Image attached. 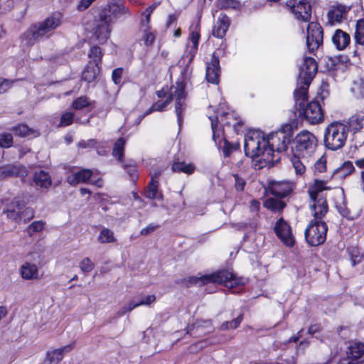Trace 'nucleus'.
<instances>
[{"mask_svg": "<svg viewBox=\"0 0 364 364\" xmlns=\"http://www.w3.org/2000/svg\"><path fill=\"white\" fill-rule=\"evenodd\" d=\"M102 55V50L99 46H92L88 53V57L90 59V64L92 62L93 65L100 66Z\"/></svg>", "mask_w": 364, "mask_h": 364, "instance_id": "34", "label": "nucleus"}, {"mask_svg": "<svg viewBox=\"0 0 364 364\" xmlns=\"http://www.w3.org/2000/svg\"><path fill=\"white\" fill-rule=\"evenodd\" d=\"M124 145H125V140L123 138H119L114 143V145L113 147L112 156L114 157H115L120 162H122Z\"/></svg>", "mask_w": 364, "mask_h": 364, "instance_id": "33", "label": "nucleus"}, {"mask_svg": "<svg viewBox=\"0 0 364 364\" xmlns=\"http://www.w3.org/2000/svg\"><path fill=\"white\" fill-rule=\"evenodd\" d=\"M308 193L310 198L309 208L312 215L315 218L311 220L305 230V239L310 246L318 245V220L316 199L318 194V179L315 178L314 183L309 186Z\"/></svg>", "mask_w": 364, "mask_h": 364, "instance_id": "3", "label": "nucleus"}, {"mask_svg": "<svg viewBox=\"0 0 364 364\" xmlns=\"http://www.w3.org/2000/svg\"><path fill=\"white\" fill-rule=\"evenodd\" d=\"M95 0H80L77 4V9L80 11L87 9Z\"/></svg>", "mask_w": 364, "mask_h": 364, "instance_id": "62", "label": "nucleus"}, {"mask_svg": "<svg viewBox=\"0 0 364 364\" xmlns=\"http://www.w3.org/2000/svg\"><path fill=\"white\" fill-rule=\"evenodd\" d=\"M74 115L71 112L64 113L60 118L59 124L60 127H67L70 125L73 122Z\"/></svg>", "mask_w": 364, "mask_h": 364, "instance_id": "51", "label": "nucleus"}, {"mask_svg": "<svg viewBox=\"0 0 364 364\" xmlns=\"http://www.w3.org/2000/svg\"><path fill=\"white\" fill-rule=\"evenodd\" d=\"M172 170L174 172H183L191 174L195 171V166L191 164L176 161L172 165Z\"/></svg>", "mask_w": 364, "mask_h": 364, "instance_id": "32", "label": "nucleus"}, {"mask_svg": "<svg viewBox=\"0 0 364 364\" xmlns=\"http://www.w3.org/2000/svg\"><path fill=\"white\" fill-rule=\"evenodd\" d=\"M33 181L36 186L48 188L51 186L52 181L48 172L40 171L33 176Z\"/></svg>", "mask_w": 364, "mask_h": 364, "instance_id": "29", "label": "nucleus"}, {"mask_svg": "<svg viewBox=\"0 0 364 364\" xmlns=\"http://www.w3.org/2000/svg\"><path fill=\"white\" fill-rule=\"evenodd\" d=\"M235 179V186L237 191H243L246 184L245 181L238 174L233 175Z\"/></svg>", "mask_w": 364, "mask_h": 364, "instance_id": "56", "label": "nucleus"}, {"mask_svg": "<svg viewBox=\"0 0 364 364\" xmlns=\"http://www.w3.org/2000/svg\"><path fill=\"white\" fill-rule=\"evenodd\" d=\"M300 92L301 90H295L294 93L295 116L301 119L305 118L312 124L318 123V101L314 99L305 106L307 90L304 91V96L302 98L300 97Z\"/></svg>", "mask_w": 364, "mask_h": 364, "instance_id": "4", "label": "nucleus"}, {"mask_svg": "<svg viewBox=\"0 0 364 364\" xmlns=\"http://www.w3.org/2000/svg\"><path fill=\"white\" fill-rule=\"evenodd\" d=\"M210 282L223 284L226 287H233L240 284V279L228 270H221L209 274Z\"/></svg>", "mask_w": 364, "mask_h": 364, "instance_id": "13", "label": "nucleus"}, {"mask_svg": "<svg viewBox=\"0 0 364 364\" xmlns=\"http://www.w3.org/2000/svg\"><path fill=\"white\" fill-rule=\"evenodd\" d=\"M158 181H156L154 177H151V180L149 183L148 191H146V197L150 199L162 198L161 195H158Z\"/></svg>", "mask_w": 364, "mask_h": 364, "instance_id": "37", "label": "nucleus"}, {"mask_svg": "<svg viewBox=\"0 0 364 364\" xmlns=\"http://www.w3.org/2000/svg\"><path fill=\"white\" fill-rule=\"evenodd\" d=\"M44 226L45 223L42 220L34 221L26 228V232L28 235L32 236L34 233L43 230Z\"/></svg>", "mask_w": 364, "mask_h": 364, "instance_id": "39", "label": "nucleus"}, {"mask_svg": "<svg viewBox=\"0 0 364 364\" xmlns=\"http://www.w3.org/2000/svg\"><path fill=\"white\" fill-rule=\"evenodd\" d=\"M230 26V19L225 15H220L213 27V35L217 38H222L225 36Z\"/></svg>", "mask_w": 364, "mask_h": 364, "instance_id": "24", "label": "nucleus"}, {"mask_svg": "<svg viewBox=\"0 0 364 364\" xmlns=\"http://www.w3.org/2000/svg\"><path fill=\"white\" fill-rule=\"evenodd\" d=\"M14 132L16 135L20 136H26L32 134L34 132L33 129L28 128L26 124H20L17 127H14Z\"/></svg>", "mask_w": 364, "mask_h": 364, "instance_id": "44", "label": "nucleus"}, {"mask_svg": "<svg viewBox=\"0 0 364 364\" xmlns=\"http://www.w3.org/2000/svg\"><path fill=\"white\" fill-rule=\"evenodd\" d=\"M220 73L219 60L215 55H213L210 62L208 63L206 68V79L208 82L218 84Z\"/></svg>", "mask_w": 364, "mask_h": 364, "instance_id": "19", "label": "nucleus"}, {"mask_svg": "<svg viewBox=\"0 0 364 364\" xmlns=\"http://www.w3.org/2000/svg\"><path fill=\"white\" fill-rule=\"evenodd\" d=\"M108 15L111 16L112 19L113 18H119L122 16H130V11L124 4H109L108 11H105Z\"/></svg>", "mask_w": 364, "mask_h": 364, "instance_id": "28", "label": "nucleus"}, {"mask_svg": "<svg viewBox=\"0 0 364 364\" xmlns=\"http://www.w3.org/2000/svg\"><path fill=\"white\" fill-rule=\"evenodd\" d=\"M90 105V102L87 97L82 96L75 99L72 104V107L76 110H80Z\"/></svg>", "mask_w": 364, "mask_h": 364, "instance_id": "40", "label": "nucleus"}, {"mask_svg": "<svg viewBox=\"0 0 364 364\" xmlns=\"http://www.w3.org/2000/svg\"><path fill=\"white\" fill-rule=\"evenodd\" d=\"M355 171V167L353 163L350 161H345L341 166H340L337 171L343 176H347L351 174Z\"/></svg>", "mask_w": 364, "mask_h": 364, "instance_id": "41", "label": "nucleus"}, {"mask_svg": "<svg viewBox=\"0 0 364 364\" xmlns=\"http://www.w3.org/2000/svg\"><path fill=\"white\" fill-rule=\"evenodd\" d=\"M190 29L189 43L187 44L186 50L183 55L184 62L187 59L186 63V68L191 63L198 50V42L200 37L199 21L193 23ZM187 69L188 68L185 69L184 71L186 72Z\"/></svg>", "mask_w": 364, "mask_h": 364, "instance_id": "10", "label": "nucleus"}, {"mask_svg": "<svg viewBox=\"0 0 364 364\" xmlns=\"http://www.w3.org/2000/svg\"><path fill=\"white\" fill-rule=\"evenodd\" d=\"M122 75V68H117L113 70L112 77L115 84H119L120 82Z\"/></svg>", "mask_w": 364, "mask_h": 364, "instance_id": "61", "label": "nucleus"}, {"mask_svg": "<svg viewBox=\"0 0 364 364\" xmlns=\"http://www.w3.org/2000/svg\"><path fill=\"white\" fill-rule=\"evenodd\" d=\"M188 282L191 284L203 285L210 282L209 274L200 277L193 276L189 277Z\"/></svg>", "mask_w": 364, "mask_h": 364, "instance_id": "46", "label": "nucleus"}, {"mask_svg": "<svg viewBox=\"0 0 364 364\" xmlns=\"http://www.w3.org/2000/svg\"><path fill=\"white\" fill-rule=\"evenodd\" d=\"M306 45L309 53L316 54L318 49V23L312 21L307 27Z\"/></svg>", "mask_w": 364, "mask_h": 364, "instance_id": "15", "label": "nucleus"}, {"mask_svg": "<svg viewBox=\"0 0 364 364\" xmlns=\"http://www.w3.org/2000/svg\"><path fill=\"white\" fill-rule=\"evenodd\" d=\"M353 92L358 97H364V80L360 79L354 82L353 87L351 88Z\"/></svg>", "mask_w": 364, "mask_h": 364, "instance_id": "45", "label": "nucleus"}, {"mask_svg": "<svg viewBox=\"0 0 364 364\" xmlns=\"http://www.w3.org/2000/svg\"><path fill=\"white\" fill-rule=\"evenodd\" d=\"M0 175L2 176H20L24 178L27 176V171L23 166L9 164L0 167Z\"/></svg>", "mask_w": 364, "mask_h": 364, "instance_id": "20", "label": "nucleus"}, {"mask_svg": "<svg viewBox=\"0 0 364 364\" xmlns=\"http://www.w3.org/2000/svg\"><path fill=\"white\" fill-rule=\"evenodd\" d=\"M156 38V36L154 33L149 32L148 30H144V33L142 37V40L146 46H151Z\"/></svg>", "mask_w": 364, "mask_h": 364, "instance_id": "53", "label": "nucleus"}, {"mask_svg": "<svg viewBox=\"0 0 364 364\" xmlns=\"http://www.w3.org/2000/svg\"><path fill=\"white\" fill-rule=\"evenodd\" d=\"M143 16H144V17L142 18L141 21V26L143 28H144V30H149V23L150 21L151 14L146 13V11H145L144 14H143Z\"/></svg>", "mask_w": 364, "mask_h": 364, "instance_id": "64", "label": "nucleus"}, {"mask_svg": "<svg viewBox=\"0 0 364 364\" xmlns=\"http://www.w3.org/2000/svg\"><path fill=\"white\" fill-rule=\"evenodd\" d=\"M289 138L283 131L272 133L267 138L260 131H249L245 136L244 149L246 156L256 159L263 167L273 162L274 151L287 149Z\"/></svg>", "mask_w": 364, "mask_h": 364, "instance_id": "1", "label": "nucleus"}, {"mask_svg": "<svg viewBox=\"0 0 364 364\" xmlns=\"http://www.w3.org/2000/svg\"><path fill=\"white\" fill-rule=\"evenodd\" d=\"M328 16L331 23H340L345 18L339 11H337L335 9L328 11Z\"/></svg>", "mask_w": 364, "mask_h": 364, "instance_id": "50", "label": "nucleus"}, {"mask_svg": "<svg viewBox=\"0 0 364 364\" xmlns=\"http://www.w3.org/2000/svg\"><path fill=\"white\" fill-rule=\"evenodd\" d=\"M21 277L25 280H36L39 279L38 266L29 262H24L19 268Z\"/></svg>", "mask_w": 364, "mask_h": 364, "instance_id": "18", "label": "nucleus"}, {"mask_svg": "<svg viewBox=\"0 0 364 364\" xmlns=\"http://www.w3.org/2000/svg\"><path fill=\"white\" fill-rule=\"evenodd\" d=\"M347 136L346 126L344 124L332 123L326 129L324 144L331 150H338L345 145Z\"/></svg>", "mask_w": 364, "mask_h": 364, "instance_id": "6", "label": "nucleus"}, {"mask_svg": "<svg viewBox=\"0 0 364 364\" xmlns=\"http://www.w3.org/2000/svg\"><path fill=\"white\" fill-rule=\"evenodd\" d=\"M274 231L277 237L287 246L291 247L294 244L291 228L283 218H279L277 220L274 226Z\"/></svg>", "mask_w": 364, "mask_h": 364, "instance_id": "14", "label": "nucleus"}, {"mask_svg": "<svg viewBox=\"0 0 364 364\" xmlns=\"http://www.w3.org/2000/svg\"><path fill=\"white\" fill-rule=\"evenodd\" d=\"M363 120L364 115L362 114H355L350 117L346 124L347 132H351L353 134H355L360 132L363 128Z\"/></svg>", "mask_w": 364, "mask_h": 364, "instance_id": "25", "label": "nucleus"}, {"mask_svg": "<svg viewBox=\"0 0 364 364\" xmlns=\"http://www.w3.org/2000/svg\"><path fill=\"white\" fill-rule=\"evenodd\" d=\"M209 119L211 122V129L213 131V140H216V132H217V127L218 126V123L223 127H232L234 132L236 134H238L240 132V128L242 125V122L241 120L237 119L235 116V113L232 112H223L218 113L216 116H210Z\"/></svg>", "mask_w": 364, "mask_h": 364, "instance_id": "9", "label": "nucleus"}, {"mask_svg": "<svg viewBox=\"0 0 364 364\" xmlns=\"http://www.w3.org/2000/svg\"><path fill=\"white\" fill-rule=\"evenodd\" d=\"M355 39L356 43L364 45V20L360 19L357 21Z\"/></svg>", "mask_w": 364, "mask_h": 364, "instance_id": "38", "label": "nucleus"}, {"mask_svg": "<svg viewBox=\"0 0 364 364\" xmlns=\"http://www.w3.org/2000/svg\"><path fill=\"white\" fill-rule=\"evenodd\" d=\"M211 322L209 320H200L197 321L195 323L192 324L191 326H188L187 327V333H191L192 331H193L195 328H210L211 327Z\"/></svg>", "mask_w": 364, "mask_h": 364, "instance_id": "47", "label": "nucleus"}, {"mask_svg": "<svg viewBox=\"0 0 364 364\" xmlns=\"http://www.w3.org/2000/svg\"><path fill=\"white\" fill-rule=\"evenodd\" d=\"M320 228H321L322 231L320 233V245L323 244L326 238V233L328 231V226L326 223L320 220Z\"/></svg>", "mask_w": 364, "mask_h": 364, "instance_id": "60", "label": "nucleus"}, {"mask_svg": "<svg viewBox=\"0 0 364 364\" xmlns=\"http://www.w3.org/2000/svg\"><path fill=\"white\" fill-rule=\"evenodd\" d=\"M13 6L12 0H0V13L9 11Z\"/></svg>", "mask_w": 364, "mask_h": 364, "instance_id": "59", "label": "nucleus"}, {"mask_svg": "<svg viewBox=\"0 0 364 364\" xmlns=\"http://www.w3.org/2000/svg\"><path fill=\"white\" fill-rule=\"evenodd\" d=\"M79 267L82 272L89 273L94 269L95 264L89 257H85L79 262Z\"/></svg>", "mask_w": 364, "mask_h": 364, "instance_id": "42", "label": "nucleus"}, {"mask_svg": "<svg viewBox=\"0 0 364 364\" xmlns=\"http://www.w3.org/2000/svg\"><path fill=\"white\" fill-rule=\"evenodd\" d=\"M97 240L100 243L114 242L115 241L114 232L108 228H103L98 235Z\"/></svg>", "mask_w": 364, "mask_h": 364, "instance_id": "35", "label": "nucleus"}, {"mask_svg": "<svg viewBox=\"0 0 364 364\" xmlns=\"http://www.w3.org/2000/svg\"><path fill=\"white\" fill-rule=\"evenodd\" d=\"M20 223H27L34 217V210L31 208L26 207L23 200V207L20 208Z\"/></svg>", "mask_w": 364, "mask_h": 364, "instance_id": "36", "label": "nucleus"}, {"mask_svg": "<svg viewBox=\"0 0 364 364\" xmlns=\"http://www.w3.org/2000/svg\"><path fill=\"white\" fill-rule=\"evenodd\" d=\"M61 24V14L55 13L42 21L31 25L21 36V43L31 46L43 38H48Z\"/></svg>", "mask_w": 364, "mask_h": 364, "instance_id": "2", "label": "nucleus"}, {"mask_svg": "<svg viewBox=\"0 0 364 364\" xmlns=\"http://www.w3.org/2000/svg\"><path fill=\"white\" fill-rule=\"evenodd\" d=\"M350 36L341 29H337L332 37V41L337 49L343 50L350 43Z\"/></svg>", "mask_w": 364, "mask_h": 364, "instance_id": "27", "label": "nucleus"}, {"mask_svg": "<svg viewBox=\"0 0 364 364\" xmlns=\"http://www.w3.org/2000/svg\"><path fill=\"white\" fill-rule=\"evenodd\" d=\"M173 97L176 98L175 111L177 115L178 122L180 126L182 120V112L186 107V94L184 92V85L183 83L177 82L176 86L172 87L171 88V93L167 97L166 100L164 102L158 101L155 102L146 112V114L151 113L153 111H163L165 107L173 100Z\"/></svg>", "mask_w": 364, "mask_h": 364, "instance_id": "5", "label": "nucleus"}, {"mask_svg": "<svg viewBox=\"0 0 364 364\" xmlns=\"http://www.w3.org/2000/svg\"><path fill=\"white\" fill-rule=\"evenodd\" d=\"M74 346L75 343H72L60 348L48 352L47 354V360L49 363H59L63 359V355L70 352L74 348Z\"/></svg>", "mask_w": 364, "mask_h": 364, "instance_id": "23", "label": "nucleus"}, {"mask_svg": "<svg viewBox=\"0 0 364 364\" xmlns=\"http://www.w3.org/2000/svg\"><path fill=\"white\" fill-rule=\"evenodd\" d=\"M299 157L297 155H294V157L291 159L292 164L294 167L295 172L296 174L301 175L305 171V166L302 164V162L299 160Z\"/></svg>", "mask_w": 364, "mask_h": 364, "instance_id": "48", "label": "nucleus"}, {"mask_svg": "<svg viewBox=\"0 0 364 364\" xmlns=\"http://www.w3.org/2000/svg\"><path fill=\"white\" fill-rule=\"evenodd\" d=\"M112 19L110 15L106 12H102L100 14L99 19L96 21L94 28V36L100 43H104L108 39L111 31L110 23Z\"/></svg>", "mask_w": 364, "mask_h": 364, "instance_id": "11", "label": "nucleus"}, {"mask_svg": "<svg viewBox=\"0 0 364 364\" xmlns=\"http://www.w3.org/2000/svg\"><path fill=\"white\" fill-rule=\"evenodd\" d=\"M318 70V64L312 57H305L303 63L299 65V72L297 79V88L301 90L300 97H304V91L307 90L309 86L315 77Z\"/></svg>", "mask_w": 364, "mask_h": 364, "instance_id": "7", "label": "nucleus"}, {"mask_svg": "<svg viewBox=\"0 0 364 364\" xmlns=\"http://www.w3.org/2000/svg\"><path fill=\"white\" fill-rule=\"evenodd\" d=\"M218 6L222 9H237L240 6L237 0H218Z\"/></svg>", "mask_w": 364, "mask_h": 364, "instance_id": "43", "label": "nucleus"}, {"mask_svg": "<svg viewBox=\"0 0 364 364\" xmlns=\"http://www.w3.org/2000/svg\"><path fill=\"white\" fill-rule=\"evenodd\" d=\"M329 84L327 80L322 79L321 86L320 87V99L322 100L328 97L329 92Z\"/></svg>", "mask_w": 364, "mask_h": 364, "instance_id": "52", "label": "nucleus"}, {"mask_svg": "<svg viewBox=\"0 0 364 364\" xmlns=\"http://www.w3.org/2000/svg\"><path fill=\"white\" fill-rule=\"evenodd\" d=\"M292 188L293 184L287 181H271L269 183L271 193L279 198L287 196Z\"/></svg>", "mask_w": 364, "mask_h": 364, "instance_id": "16", "label": "nucleus"}, {"mask_svg": "<svg viewBox=\"0 0 364 364\" xmlns=\"http://www.w3.org/2000/svg\"><path fill=\"white\" fill-rule=\"evenodd\" d=\"M316 146V137L311 133L304 131L296 136L291 149L294 155L305 158L311 156L315 151Z\"/></svg>", "mask_w": 364, "mask_h": 364, "instance_id": "8", "label": "nucleus"}, {"mask_svg": "<svg viewBox=\"0 0 364 364\" xmlns=\"http://www.w3.org/2000/svg\"><path fill=\"white\" fill-rule=\"evenodd\" d=\"M264 206L272 212L277 213L282 211L285 208L286 204L280 200L269 198L264 202Z\"/></svg>", "mask_w": 364, "mask_h": 364, "instance_id": "31", "label": "nucleus"}, {"mask_svg": "<svg viewBox=\"0 0 364 364\" xmlns=\"http://www.w3.org/2000/svg\"><path fill=\"white\" fill-rule=\"evenodd\" d=\"M97 144V141L93 139H88L87 141L81 140L78 142L77 146L81 149H87L94 147Z\"/></svg>", "mask_w": 364, "mask_h": 364, "instance_id": "57", "label": "nucleus"}, {"mask_svg": "<svg viewBox=\"0 0 364 364\" xmlns=\"http://www.w3.org/2000/svg\"><path fill=\"white\" fill-rule=\"evenodd\" d=\"M286 6L297 19L303 21L309 20L311 8L306 0H288Z\"/></svg>", "mask_w": 364, "mask_h": 364, "instance_id": "12", "label": "nucleus"}, {"mask_svg": "<svg viewBox=\"0 0 364 364\" xmlns=\"http://www.w3.org/2000/svg\"><path fill=\"white\" fill-rule=\"evenodd\" d=\"M159 225L149 224L144 228L141 229L140 233L142 235H148L153 232L154 230H156L158 228Z\"/></svg>", "mask_w": 364, "mask_h": 364, "instance_id": "63", "label": "nucleus"}, {"mask_svg": "<svg viewBox=\"0 0 364 364\" xmlns=\"http://www.w3.org/2000/svg\"><path fill=\"white\" fill-rule=\"evenodd\" d=\"M239 148L238 144H230L228 141L225 140V144H224V155L225 156H228L231 152H232L234 150H236Z\"/></svg>", "mask_w": 364, "mask_h": 364, "instance_id": "55", "label": "nucleus"}, {"mask_svg": "<svg viewBox=\"0 0 364 364\" xmlns=\"http://www.w3.org/2000/svg\"><path fill=\"white\" fill-rule=\"evenodd\" d=\"M343 56H323L321 59L320 72L326 73L336 70L343 63Z\"/></svg>", "mask_w": 364, "mask_h": 364, "instance_id": "17", "label": "nucleus"}, {"mask_svg": "<svg viewBox=\"0 0 364 364\" xmlns=\"http://www.w3.org/2000/svg\"><path fill=\"white\" fill-rule=\"evenodd\" d=\"M347 357L352 360L353 364L363 363L364 362V343H355L350 346L347 353Z\"/></svg>", "mask_w": 364, "mask_h": 364, "instance_id": "22", "label": "nucleus"}, {"mask_svg": "<svg viewBox=\"0 0 364 364\" xmlns=\"http://www.w3.org/2000/svg\"><path fill=\"white\" fill-rule=\"evenodd\" d=\"M23 207V200L20 199H15L9 206L4 210L7 218L17 223H20V208Z\"/></svg>", "mask_w": 364, "mask_h": 364, "instance_id": "21", "label": "nucleus"}, {"mask_svg": "<svg viewBox=\"0 0 364 364\" xmlns=\"http://www.w3.org/2000/svg\"><path fill=\"white\" fill-rule=\"evenodd\" d=\"M348 251L350 256L351 264L353 267H355L356 264L362 262L363 257L361 255L354 256V252H358V249L356 247H351L350 249H349Z\"/></svg>", "mask_w": 364, "mask_h": 364, "instance_id": "54", "label": "nucleus"}, {"mask_svg": "<svg viewBox=\"0 0 364 364\" xmlns=\"http://www.w3.org/2000/svg\"><path fill=\"white\" fill-rule=\"evenodd\" d=\"M156 301V296L154 294L144 296L139 301L136 302L139 306H148Z\"/></svg>", "mask_w": 364, "mask_h": 364, "instance_id": "58", "label": "nucleus"}, {"mask_svg": "<svg viewBox=\"0 0 364 364\" xmlns=\"http://www.w3.org/2000/svg\"><path fill=\"white\" fill-rule=\"evenodd\" d=\"M100 72V66L90 64L82 72V79L87 82L95 80Z\"/></svg>", "mask_w": 364, "mask_h": 364, "instance_id": "30", "label": "nucleus"}, {"mask_svg": "<svg viewBox=\"0 0 364 364\" xmlns=\"http://www.w3.org/2000/svg\"><path fill=\"white\" fill-rule=\"evenodd\" d=\"M92 176L90 169L84 168L68 177L67 181L71 186H76L80 183H86Z\"/></svg>", "mask_w": 364, "mask_h": 364, "instance_id": "26", "label": "nucleus"}, {"mask_svg": "<svg viewBox=\"0 0 364 364\" xmlns=\"http://www.w3.org/2000/svg\"><path fill=\"white\" fill-rule=\"evenodd\" d=\"M13 143V136L11 134H0V146L4 148L10 147Z\"/></svg>", "mask_w": 364, "mask_h": 364, "instance_id": "49", "label": "nucleus"}]
</instances>
